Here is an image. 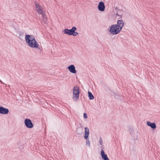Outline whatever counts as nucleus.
Returning <instances> with one entry per match:
<instances>
[{
	"label": "nucleus",
	"instance_id": "f257e3e1",
	"mask_svg": "<svg viewBox=\"0 0 160 160\" xmlns=\"http://www.w3.org/2000/svg\"><path fill=\"white\" fill-rule=\"evenodd\" d=\"M124 22L122 20H118L117 24H113L110 28L109 31L113 35L119 33L124 26Z\"/></svg>",
	"mask_w": 160,
	"mask_h": 160
},
{
	"label": "nucleus",
	"instance_id": "f03ea898",
	"mask_svg": "<svg viewBox=\"0 0 160 160\" xmlns=\"http://www.w3.org/2000/svg\"><path fill=\"white\" fill-rule=\"evenodd\" d=\"M26 42L28 45L33 48H38L39 45L38 43L34 37L32 35H26L25 37Z\"/></svg>",
	"mask_w": 160,
	"mask_h": 160
},
{
	"label": "nucleus",
	"instance_id": "7ed1b4c3",
	"mask_svg": "<svg viewBox=\"0 0 160 160\" xmlns=\"http://www.w3.org/2000/svg\"><path fill=\"white\" fill-rule=\"evenodd\" d=\"M80 92L78 87H75L73 89L72 99L75 101H76L79 98Z\"/></svg>",
	"mask_w": 160,
	"mask_h": 160
},
{
	"label": "nucleus",
	"instance_id": "20e7f679",
	"mask_svg": "<svg viewBox=\"0 0 160 160\" xmlns=\"http://www.w3.org/2000/svg\"><path fill=\"white\" fill-rule=\"evenodd\" d=\"M85 135L84 138L86 140V145L88 146H90V142L88 138L89 135V129L87 127H85Z\"/></svg>",
	"mask_w": 160,
	"mask_h": 160
},
{
	"label": "nucleus",
	"instance_id": "39448f33",
	"mask_svg": "<svg viewBox=\"0 0 160 160\" xmlns=\"http://www.w3.org/2000/svg\"><path fill=\"white\" fill-rule=\"evenodd\" d=\"M35 5L36 6V10L40 15H41L44 13V12L43 11V8L41 5H39L36 2L35 3Z\"/></svg>",
	"mask_w": 160,
	"mask_h": 160
},
{
	"label": "nucleus",
	"instance_id": "423d86ee",
	"mask_svg": "<svg viewBox=\"0 0 160 160\" xmlns=\"http://www.w3.org/2000/svg\"><path fill=\"white\" fill-rule=\"evenodd\" d=\"M24 123L26 127L28 128H32L33 127L31 120L29 119H26L24 121Z\"/></svg>",
	"mask_w": 160,
	"mask_h": 160
},
{
	"label": "nucleus",
	"instance_id": "0eeeda50",
	"mask_svg": "<svg viewBox=\"0 0 160 160\" xmlns=\"http://www.w3.org/2000/svg\"><path fill=\"white\" fill-rule=\"evenodd\" d=\"M75 27H73L71 29H65L64 30V32L66 34H68L69 35H72L73 34Z\"/></svg>",
	"mask_w": 160,
	"mask_h": 160
},
{
	"label": "nucleus",
	"instance_id": "6e6552de",
	"mask_svg": "<svg viewBox=\"0 0 160 160\" xmlns=\"http://www.w3.org/2000/svg\"><path fill=\"white\" fill-rule=\"evenodd\" d=\"M9 110L8 109L3 107H0V113L2 114H7L9 112Z\"/></svg>",
	"mask_w": 160,
	"mask_h": 160
},
{
	"label": "nucleus",
	"instance_id": "1a4fd4ad",
	"mask_svg": "<svg viewBox=\"0 0 160 160\" xmlns=\"http://www.w3.org/2000/svg\"><path fill=\"white\" fill-rule=\"evenodd\" d=\"M98 8L100 11H103L104 10L105 8V6L104 3L102 2H99Z\"/></svg>",
	"mask_w": 160,
	"mask_h": 160
},
{
	"label": "nucleus",
	"instance_id": "9d476101",
	"mask_svg": "<svg viewBox=\"0 0 160 160\" xmlns=\"http://www.w3.org/2000/svg\"><path fill=\"white\" fill-rule=\"evenodd\" d=\"M68 69L69 71L72 73H75L76 71L75 70V68L73 65H71L68 67Z\"/></svg>",
	"mask_w": 160,
	"mask_h": 160
},
{
	"label": "nucleus",
	"instance_id": "9b49d317",
	"mask_svg": "<svg viewBox=\"0 0 160 160\" xmlns=\"http://www.w3.org/2000/svg\"><path fill=\"white\" fill-rule=\"evenodd\" d=\"M101 155L102 158L104 160H109L106 154H105L103 150H102L101 151Z\"/></svg>",
	"mask_w": 160,
	"mask_h": 160
},
{
	"label": "nucleus",
	"instance_id": "f8f14e48",
	"mask_svg": "<svg viewBox=\"0 0 160 160\" xmlns=\"http://www.w3.org/2000/svg\"><path fill=\"white\" fill-rule=\"evenodd\" d=\"M41 16H40V17L41 19H42L43 22L45 23H46L47 22V16L45 15V12L42 14L41 15Z\"/></svg>",
	"mask_w": 160,
	"mask_h": 160
},
{
	"label": "nucleus",
	"instance_id": "ddd939ff",
	"mask_svg": "<svg viewBox=\"0 0 160 160\" xmlns=\"http://www.w3.org/2000/svg\"><path fill=\"white\" fill-rule=\"evenodd\" d=\"M147 123L148 126L150 127L152 129H155L156 128V125L155 123H151L149 121H147Z\"/></svg>",
	"mask_w": 160,
	"mask_h": 160
},
{
	"label": "nucleus",
	"instance_id": "4468645a",
	"mask_svg": "<svg viewBox=\"0 0 160 160\" xmlns=\"http://www.w3.org/2000/svg\"><path fill=\"white\" fill-rule=\"evenodd\" d=\"M123 11L122 10H119L117 12V13L116 14V16H118L119 17L118 18V19H121L122 18V15Z\"/></svg>",
	"mask_w": 160,
	"mask_h": 160
},
{
	"label": "nucleus",
	"instance_id": "2eb2a0df",
	"mask_svg": "<svg viewBox=\"0 0 160 160\" xmlns=\"http://www.w3.org/2000/svg\"><path fill=\"white\" fill-rule=\"evenodd\" d=\"M83 128L82 127H79L77 129V134L78 135L81 134L83 132Z\"/></svg>",
	"mask_w": 160,
	"mask_h": 160
},
{
	"label": "nucleus",
	"instance_id": "dca6fc26",
	"mask_svg": "<svg viewBox=\"0 0 160 160\" xmlns=\"http://www.w3.org/2000/svg\"><path fill=\"white\" fill-rule=\"evenodd\" d=\"M88 96L89 99L90 100L93 99L94 98V96L92 94V93L89 91L88 92Z\"/></svg>",
	"mask_w": 160,
	"mask_h": 160
},
{
	"label": "nucleus",
	"instance_id": "f3484780",
	"mask_svg": "<svg viewBox=\"0 0 160 160\" xmlns=\"http://www.w3.org/2000/svg\"><path fill=\"white\" fill-rule=\"evenodd\" d=\"M77 29V28L75 27L74 29V31L73 32V34H72V35H73V36H76L78 34V33L76 32H75V31Z\"/></svg>",
	"mask_w": 160,
	"mask_h": 160
},
{
	"label": "nucleus",
	"instance_id": "a211bd4d",
	"mask_svg": "<svg viewBox=\"0 0 160 160\" xmlns=\"http://www.w3.org/2000/svg\"><path fill=\"white\" fill-rule=\"evenodd\" d=\"M99 142L101 145H102L103 143L102 140L101 138H100Z\"/></svg>",
	"mask_w": 160,
	"mask_h": 160
},
{
	"label": "nucleus",
	"instance_id": "6ab92c4d",
	"mask_svg": "<svg viewBox=\"0 0 160 160\" xmlns=\"http://www.w3.org/2000/svg\"><path fill=\"white\" fill-rule=\"evenodd\" d=\"M83 117L85 118H88L87 114L86 113H84Z\"/></svg>",
	"mask_w": 160,
	"mask_h": 160
},
{
	"label": "nucleus",
	"instance_id": "aec40b11",
	"mask_svg": "<svg viewBox=\"0 0 160 160\" xmlns=\"http://www.w3.org/2000/svg\"><path fill=\"white\" fill-rule=\"evenodd\" d=\"M0 82L1 83H2V81H1L0 80Z\"/></svg>",
	"mask_w": 160,
	"mask_h": 160
},
{
	"label": "nucleus",
	"instance_id": "412c9836",
	"mask_svg": "<svg viewBox=\"0 0 160 160\" xmlns=\"http://www.w3.org/2000/svg\"><path fill=\"white\" fill-rule=\"evenodd\" d=\"M121 14V12H119V14Z\"/></svg>",
	"mask_w": 160,
	"mask_h": 160
}]
</instances>
